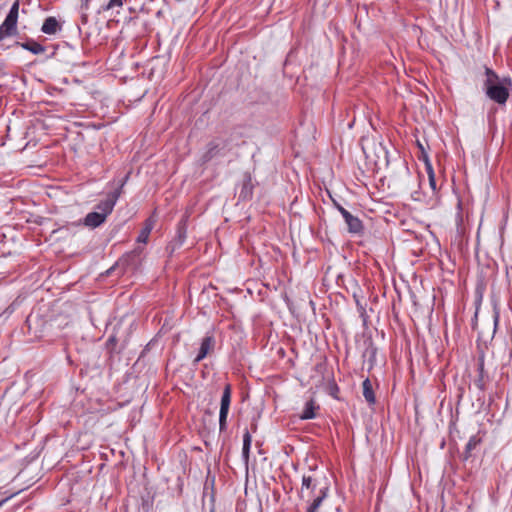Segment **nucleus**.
I'll return each instance as SVG.
<instances>
[{"instance_id":"1","label":"nucleus","mask_w":512,"mask_h":512,"mask_svg":"<svg viewBox=\"0 0 512 512\" xmlns=\"http://www.w3.org/2000/svg\"><path fill=\"white\" fill-rule=\"evenodd\" d=\"M482 89L491 101L505 105L510 96L512 81L509 77L500 78L493 69L485 67Z\"/></svg>"},{"instance_id":"2","label":"nucleus","mask_w":512,"mask_h":512,"mask_svg":"<svg viewBox=\"0 0 512 512\" xmlns=\"http://www.w3.org/2000/svg\"><path fill=\"white\" fill-rule=\"evenodd\" d=\"M321 474L316 471V469L309 470L308 473L302 476L300 497H305V492H307L308 496H314L318 493L319 488L322 487L321 483Z\"/></svg>"},{"instance_id":"3","label":"nucleus","mask_w":512,"mask_h":512,"mask_svg":"<svg viewBox=\"0 0 512 512\" xmlns=\"http://www.w3.org/2000/svg\"><path fill=\"white\" fill-rule=\"evenodd\" d=\"M19 13V0H16L11 6L4 22L0 26V41L6 37L17 34V20Z\"/></svg>"},{"instance_id":"4","label":"nucleus","mask_w":512,"mask_h":512,"mask_svg":"<svg viewBox=\"0 0 512 512\" xmlns=\"http://www.w3.org/2000/svg\"><path fill=\"white\" fill-rule=\"evenodd\" d=\"M231 395H232V387L230 384H226L220 402V411H219V429L220 431H225L227 428V417L229 413V408L231 404Z\"/></svg>"},{"instance_id":"5","label":"nucleus","mask_w":512,"mask_h":512,"mask_svg":"<svg viewBox=\"0 0 512 512\" xmlns=\"http://www.w3.org/2000/svg\"><path fill=\"white\" fill-rule=\"evenodd\" d=\"M187 216L183 218L177 224L176 235L167 245V251L172 254L176 252L185 242L187 238Z\"/></svg>"},{"instance_id":"6","label":"nucleus","mask_w":512,"mask_h":512,"mask_svg":"<svg viewBox=\"0 0 512 512\" xmlns=\"http://www.w3.org/2000/svg\"><path fill=\"white\" fill-rule=\"evenodd\" d=\"M215 346V339L213 336L206 335L200 344L198 355L196 356L194 362L198 363L202 361L213 349Z\"/></svg>"},{"instance_id":"7","label":"nucleus","mask_w":512,"mask_h":512,"mask_svg":"<svg viewBox=\"0 0 512 512\" xmlns=\"http://www.w3.org/2000/svg\"><path fill=\"white\" fill-rule=\"evenodd\" d=\"M329 486L328 484H324V486L319 488V491L315 496L314 500L310 503V505L307 507L306 512H317L319 507L321 506L323 500L328 495Z\"/></svg>"},{"instance_id":"8","label":"nucleus","mask_w":512,"mask_h":512,"mask_svg":"<svg viewBox=\"0 0 512 512\" xmlns=\"http://www.w3.org/2000/svg\"><path fill=\"white\" fill-rule=\"evenodd\" d=\"M117 202V196H112L111 198H107L103 201H100L96 205V212H99L105 219L108 215H110L114 209V206Z\"/></svg>"},{"instance_id":"9","label":"nucleus","mask_w":512,"mask_h":512,"mask_svg":"<svg viewBox=\"0 0 512 512\" xmlns=\"http://www.w3.org/2000/svg\"><path fill=\"white\" fill-rule=\"evenodd\" d=\"M61 28L62 26L59 21L55 17L50 16L44 20L41 31L47 35H54L60 31Z\"/></svg>"},{"instance_id":"10","label":"nucleus","mask_w":512,"mask_h":512,"mask_svg":"<svg viewBox=\"0 0 512 512\" xmlns=\"http://www.w3.org/2000/svg\"><path fill=\"white\" fill-rule=\"evenodd\" d=\"M105 220L106 219L99 212L93 211L85 216L83 224L90 228H96L103 224Z\"/></svg>"},{"instance_id":"11","label":"nucleus","mask_w":512,"mask_h":512,"mask_svg":"<svg viewBox=\"0 0 512 512\" xmlns=\"http://www.w3.org/2000/svg\"><path fill=\"white\" fill-rule=\"evenodd\" d=\"M488 376L484 370V358L481 357L478 361V377L474 381V385L480 390L484 391L486 388V380Z\"/></svg>"},{"instance_id":"12","label":"nucleus","mask_w":512,"mask_h":512,"mask_svg":"<svg viewBox=\"0 0 512 512\" xmlns=\"http://www.w3.org/2000/svg\"><path fill=\"white\" fill-rule=\"evenodd\" d=\"M16 45L22 47L25 50L30 51L31 53H33L35 55L41 54L45 51V47L33 39H29L23 43L16 42Z\"/></svg>"},{"instance_id":"13","label":"nucleus","mask_w":512,"mask_h":512,"mask_svg":"<svg viewBox=\"0 0 512 512\" xmlns=\"http://www.w3.org/2000/svg\"><path fill=\"white\" fill-rule=\"evenodd\" d=\"M481 442L482 438L479 435H473L469 438L464 450V460H467L472 456L473 451L481 444Z\"/></svg>"},{"instance_id":"14","label":"nucleus","mask_w":512,"mask_h":512,"mask_svg":"<svg viewBox=\"0 0 512 512\" xmlns=\"http://www.w3.org/2000/svg\"><path fill=\"white\" fill-rule=\"evenodd\" d=\"M221 150L220 143L217 141H211L207 144V150L203 154L202 159L204 162L210 161L212 158L217 156Z\"/></svg>"},{"instance_id":"15","label":"nucleus","mask_w":512,"mask_h":512,"mask_svg":"<svg viewBox=\"0 0 512 512\" xmlns=\"http://www.w3.org/2000/svg\"><path fill=\"white\" fill-rule=\"evenodd\" d=\"M346 225L348 231L353 234H360L364 230L362 221L354 215L349 219V221L346 222Z\"/></svg>"},{"instance_id":"16","label":"nucleus","mask_w":512,"mask_h":512,"mask_svg":"<svg viewBox=\"0 0 512 512\" xmlns=\"http://www.w3.org/2000/svg\"><path fill=\"white\" fill-rule=\"evenodd\" d=\"M318 407L315 405L314 400H309L305 403L304 409L300 415L302 420L313 419L316 417L315 410Z\"/></svg>"},{"instance_id":"17","label":"nucleus","mask_w":512,"mask_h":512,"mask_svg":"<svg viewBox=\"0 0 512 512\" xmlns=\"http://www.w3.org/2000/svg\"><path fill=\"white\" fill-rule=\"evenodd\" d=\"M362 386H363V396H364L365 400L369 404H374L376 402V399H375L371 381L368 378H366L363 381Z\"/></svg>"},{"instance_id":"18","label":"nucleus","mask_w":512,"mask_h":512,"mask_svg":"<svg viewBox=\"0 0 512 512\" xmlns=\"http://www.w3.org/2000/svg\"><path fill=\"white\" fill-rule=\"evenodd\" d=\"M252 437L249 431L246 429L243 434V448H242V457L247 463L249 460V453L251 447Z\"/></svg>"},{"instance_id":"19","label":"nucleus","mask_w":512,"mask_h":512,"mask_svg":"<svg viewBox=\"0 0 512 512\" xmlns=\"http://www.w3.org/2000/svg\"><path fill=\"white\" fill-rule=\"evenodd\" d=\"M424 159H425L426 169H427V173H428V177H429V184H430L432 190L436 191V180H435V174H434L433 168H432L431 164L429 163L428 157L425 156Z\"/></svg>"},{"instance_id":"20","label":"nucleus","mask_w":512,"mask_h":512,"mask_svg":"<svg viewBox=\"0 0 512 512\" xmlns=\"http://www.w3.org/2000/svg\"><path fill=\"white\" fill-rule=\"evenodd\" d=\"M128 175L122 180L121 184L119 185V187L117 189H115L113 192H110L108 195H107V198H111L112 196H117V200L119 199L120 195L122 194V191H123V187L124 185L126 184L127 180H128Z\"/></svg>"},{"instance_id":"21","label":"nucleus","mask_w":512,"mask_h":512,"mask_svg":"<svg viewBox=\"0 0 512 512\" xmlns=\"http://www.w3.org/2000/svg\"><path fill=\"white\" fill-rule=\"evenodd\" d=\"M123 5L122 0H110L106 6L103 7V10H110L114 7H121Z\"/></svg>"},{"instance_id":"22","label":"nucleus","mask_w":512,"mask_h":512,"mask_svg":"<svg viewBox=\"0 0 512 512\" xmlns=\"http://www.w3.org/2000/svg\"><path fill=\"white\" fill-rule=\"evenodd\" d=\"M149 235H150V233H148L147 230L142 229L140 234H139V236H138V238H137L138 242L146 243L147 240H148Z\"/></svg>"},{"instance_id":"23","label":"nucleus","mask_w":512,"mask_h":512,"mask_svg":"<svg viewBox=\"0 0 512 512\" xmlns=\"http://www.w3.org/2000/svg\"><path fill=\"white\" fill-rule=\"evenodd\" d=\"M340 213H341L342 217L344 218L345 223L347 221H349L350 218L353 217V215L348 210H346L345 208H341L340 209Z\"/></svg>"},{"instance_id":"24","label":"nucleus","mask_w":512,"mask_h":512,"mask_svg":"<svg viewBox=\"0 0 512 512\" xmlns=\"http://www.w3.org/2000/svg\"><path fill=\"white\" fill-rule=\"evenodd\" d=\"M340 213H341L342 217L344 218L345 223L347 221H349L350 218L353 217V215L348 210H346L345 208H341L340 209Z\"/></svg>"},{"instance_id":"25","label":"nucleus","mask_w":512,"mask_h":512,"mask_svg":"<svg viewBox=\"0 0 512 512\" xmlns=\"http://www.w3.org/2000/svg\"><path fill=\"white\" fill-rule=\"evenodd\" d=\"M340 213H341L342 217L344 218L345 223L347 221H349L350 218L353 217V215L348 210H346L345 208H341L340 209Z\"/></svg>"},{"instance_id":"26","label":"nucleus","mask_w":512,"mask_h":512,"mask_svg":"<svg viewBox=\"0 0 512 512\" xmlns=\"http://www.w3.org/2000/svg\"><path fill=\"white\" fill-rule=\"evenodd\" d=\"M153 224H154L153 220L148 219V220L146 221V223H145V227H144L143 229L147 230V231H148V233H150V232H151V230L153 229Z\"/></svg>"},{"instance_id":"27","label":"nucleus","mask_w":512,"mask_h":512,"mask_svg":"<svg viewBox=\"0 0 512 512\" xmlns=\"http://www.w3.org/2000/svg\"><path fill=\"white\" fill-rule=\"evenodd\" d=\"M118 270V262L111 266L106 272V275H111L114 271Z\"/></svg>"},{"instance_id":"28","label":"nucleus","mask_w":512,"mask_h":512,"mask_svg":"<svg viewBox=\"0 0 512 512\" xmlns=\"http://www.w3.org/2000/svg\"><path fill=\"white\" fill-rule=\"evenodd\" d=\"M370 354V357H374L375 354H376V348L374 346H370L369 348L366 349V354Z\"/></svg>"},{"instance_id":"29","label":"nucleus","mask_w":512,"mask_h":512,"mask_svg":"<svg viewBox=\"0 0 512 512\" xmlns=\"http://www.w3.org/2000/svg\"><path fill=\"white\" fill-rule=\"evenodd\" d=\"M35 317L33 315H29L26 319V323L29 326V329H31V323L34 321Z\"/></svg>"},{"instance_id":"30","label":"nucleus","mask_w":512,"mask_h":512,"mask_svg":"<svg viewBox=\"0 0 512 512\" xmlns=\"http://www.w3.org/2000/svg\"><path fill=\"white\" fill-rule=\"evenodd\" d=\"M333 203H334V206L337 208V210L340 212V209L341 208H344L343 206H341L339 203H337L335 200H333Z\"/></svg>"},{"instance_id":"31","label":"nucleus","mask_w":512,"mask_h":512,"mask_svg":"<svg viewBox=\"0 0 512 512\" xmlns=\"http://www.w3.org/2000/svg\"><path fill=\"white\" fill-rule=\"evenodd\" d=\"M403 171L405 174H407V175L409 174V170L405 165H403Z\"/></svg>"},{"instance_id":"32","label":"nucleus","mask_w":512,"mask_h":512,"mask_svg":"<svg viewBox=\"0 0 512 512\" xmlns=\"http://www.w3.org/2000/svg\"><path fill=\"white\" fill-rule=\"evenodd\" d=\"M6 501H7V499H4V500L0 501V507H1V506L3 505V503H4V502H6Z\"/></svg>"},{"instance_id":"33","label":"nucleus","mask_w":512,"mask_h":512,"mask_svg":"<svg viewBox=\"0 0 512 512\" xmlns=\"http://www.w3.org/2000/svg\"><path fill=\"white\" fill-rule=\"evenodd\" d=\"M245 189H246V185L243 186V190L241 191V195L243 194Z\"/></svg>"},{"instance_id":"34","label":"nucleus","mask_w":512,"mask_h":512,"mask_svg":"<svg viewBox=\"0 0 512 512\" xmlns=\"http://www.w3.org/2000/svg\"><path fill=\"white\" fill-rule=\"evenodd\" d=\"M115 337H110L109 341H114Z\"/></svg>"},{"instance_id":"35","label":"nucleus","mask_w":512,"mask_h":512,"mask_svg":"<svg viewBox=\"0 0 512 512\" xmlns=\"http://www.w3.org/2000/svg\"><path fill=\"white\" fill-rule=\"evenodd\" d=\"M88 2V0H86V3Z\"/></svg>"}]
</instances>
